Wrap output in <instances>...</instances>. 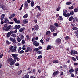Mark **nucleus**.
I'll return each mask as SVG.
<instances>
[{
  "label": "nucleus",
  "instance_id": "57",
  "mask_svg": "<svg viewBox=\"0 0 78 78\" xmlns=\"http://www.w3.org/2000/svg\"><path fill=\"white\" fill-rule=\"evenodd\" d=\"M16 59L17 60V61H20V58L18 57H15Z\"/></svg>",
  "mask_w": 78,
  "mask_h": 78
},
{
  "label": "nucleus",
  "instance_id": "11",
  "mask_svg": "<svg viewBox=\"0 0 78 78\" xmlns=\"http://www.w3.org/2000/svg\"><path fill=\"white\" fill-rule=\"evenodd\" d=\"M25 30V28L23 27L22 28L20 29L19 30V31L20 32V33H21V32H22V31H24Z\"/></svg>",
  "mask_w": 78,
  "mask_h": 78
},
{
  "label": "nucleus",
  "instance_id": "23",
  "mask_svg": "<svg viewBox=\"0 0 78 78\" xmlns=\"http://www.w3.org/2000/svg\"><path fill=\"white\" fill-rule=\"evenodd\" d=\"M8 18L6 17H5L4 18V23H7L8 22Z\"/></svg>",
  "mask_w": 78,
  "mask_h": 78
},
{
  "label": "nucleus",
  "instance_id": "32",
  "mask_svg": "<svg viewBox=\"0 0 78 78\" xmlns=\"http://www.w3.org/2000/svg\"><path fill=\"white\" fill-rule=\"evenodd\" d=\"M24 36H23V35H22L20 37V38L21 40H22L23 39H24Z\"/></svg>",
  "mask_w": 78,
  "mask_h": 78
},
{
  "label": "nucleus",
  "instance_id": "41",
  "mask_svg": "<svg viewBox=\"0 0 78 78\" xmlns=\"http://www.w3.org/2000/svg\"><path fill=\"white\" fill-rule=\"evenodd\" d=\"M6 43L7 44H8V45H9L10 44H11V42H9V41H8L7 40L6 41Z\"/></svg>",
  "mask_w": 78,
  "mask_h": 78
},
{
  "label": "nucleus",
  "instance_id": "46",
  "mask_svg": "<svg viewBox=\"0 0 78 78\" xmlns=\"http://www.w3.org/2000/svg\"><path fill=\"white\" fill-rule=\"evenodd\" d=\"M11 34L9 32L7 34V37H9L11 36Z\"/></svg>",
  "mask_w": 78,
  "mask_h": 78
},
{
  "label": "nucleus",
  "instance_id": "50",
  "mask_svg": "<svg viewBox=\"0 0 78 78\" xmlns=\"http://www.w3.org/2000/svg\"><path fill=\"white\" fill-rule=\"evenodd\" d=\"M74 11L75 12H78V8H75L74 9Z\"/></svg>",
  "mask_w": 78,
  "mask_h": 78
},
{
  "label": "nucleus",
  "instance_id": "1",
  "mask_svg": "<svg viewBox=\"0 0 78 78\" xmlns=\"http://www.w3.org/2000/svg\"><path fill=\"white\" fill-rule=\"evenodd\" d=\"M50 29L51 32H53L54 31L56 30V27L53 25H51L50 26Z\"/></svg>",
  "mask_w": 78,
  "mask_h": 78
},
{
  "label": "nucleus",
  "instance_id": "7",
  "mask_svg": "<svg viewBox=\"0 0 78 78\" xmlns=\"http://www.w3.org/2000/svg\"><path fill=\"white\" fill-rule=\"evenodd\" d=\"M20 27L21 26L20 25H16L13 28V29H20Z\"/></svg>",
  "mask_w": 78,
  "mask_h": 78
},
{
  "label": "nucleus",
  "instance_id": "55",
  "mask_svg": "<svg viewBox=\"0 0 78 78\" xmlns=\"http://www.w3.org/2000/svg\"><path fill=\"white\" fill-rule=\"evenodd\" d=\"M61 7H58L56 10V11H59L60 9H61Z\"/></svg>",
  "mask_w": 78,
  "mask_h": 78
},
{
  "label": "nucleus",
  "instance_id": "34",
  "mask_svg": "<svg viewBox=\"0 0 78 78\" xmlns=\"http://www.w3.org/2000/svg\"><path fill=\"white\" fill-rule=\"evenodd\" d=\"M10 62V65L11 66H13L15 64V63L13 61Z\"/></svg>",
  "mask_w": 78,
  "mask_h": 78
},
{
  "label": "nucleus",
  "instance_id": "53",
  "mask_svg": "<svg viewBox=\"0 0 78 78\" xmlns=\"http://www.w3.org/2000/svg\"><path fill=\"white\" fill-rule=\"evenodd\" d=\"M74 51H73V50H71V52H70V53H71V55H74Z\"/></svg>",
  "mask_w": 78,
  "mask_h": 78
},
{
  "label": "nucleus",
  "instance_id": "45",
  "mask_svg": "<svg viewBox=\"0 0 78 78\" xmlns=\"http://www.w3.org/2000/svg\"><path fill=\"white\" fill-rule=\"evenodd\" d=\"M25 40H23L22 41V44H25Z\"/></svg>",
  "mask_w": 78,
  "mask_h": 78
},
{
  "label": "nucleus",
  "instance_id": "52",
  "mask_svg": "<svg viewBox=\"0 0 78 78\" xmlns=\"http://www.w3.org/2000/svg\"><path fill=\"white\" fill-rule=\"evenodd\" d=\"M58 34V33H55L53 34V36H56Z\"/></svg>",
  "mask_w": 78,
  "mask_h": 78
},
{
  "label": "nucleus",
  "instance_id": "25",
  "mask_svg": "<svg viewBox=\"0 0 78 78\" xmlns=\"http://www.w3.org/2000/svg\"><path fill=\"white\" fill-rule=\"evenodd\" d=\"M73 17L72 16L70 17L69 18V21H72V20H73Z\"/></svg>",
  "mask_w": 78,
  "mask_h": 78
},
{
  "label": "nucleus",
  "instance_id": "26",
  "mask_svg": "<svg viewBox=\"0 0 78 78\" xmlns=\"http://www.w3.org/2000/svg\"><path fill=\"white\" fill-rule=\"evenodd\" d=\"M67 10H65V11H63V16H65L66 15V13H67Z\"/></svg>",
  "mask_w": 78,
  "mask_h": 78
},
{
  "label": "nucleus",
  "instance_id": "20",
  "mask_svg": "<svg viewBox=\"0 0 78 78\" xmlns=\"http://www.w3.org/2000/svg\"><path fill=\"white\" fill-rule=\"evenodd\" d=\"M7 27V24H5L4 25V27L3 28V30H6V29Z\"/></svg>",
  "mask_w": 78,
  "mask_h": 78
},
{
  "label": "nucleus",
  "instance_id": "5",
  "mask_svg": "<svg viewBox=\"0 0 78 78\" xmlns=\"http://www.w3.org/2000/svg\"><path fill=\"white\" fill-rule=\"evenodd\" d=\"M33 44L35 47H37L39 45V43H38L37 42V41H35L34 42H33Z\"/></svg>",
  "mask_w": 78,
  "mask_h": 78
},
{
  "label": "nucleus",
  "instance_id": "54",
  "mask_svg": "<svg viewBox=\"0 0 78 78\" xmlns=\"http://www.w3.org/2000/svg\"><path fill=\"white\" fill-rule=\"evenodd\" d=\"M11 36L13 37H16V34H13L11 35Z\"/></svg>",
  "mask_w": 78,
  "mask_h": 78
},
{
  "label": "nucleus",
  "instance_id": "49",
  "mask_svg": "<svg viewBox=\"0 0 78 78\" xmlns=\"http://www.w3.org/2000/svg\"><path fill=\"white\" fill-rule=\"evenodd\" d=\"M72 59L73 61H76V59L73 57H72Z\"/></svg>",
  "mask_w": 78,
  "mask_h": 78
},
{
  "label": "nucleus",
  "instance_id": "48",
  "mask_svg": "<svg viewBox=\"0 0 78 78\" xmlns=\"http://www.w3.org/2000/svg\"><path fill=\"white\" fill-rule=\"evenodd\" d=\"M73 22H75L76 20V17H74L73 19Z\"/></svg>",
  "mask_w": 78,
  "mask_h": 78
},
{
  "label": "nucleus",
  "instance_id": "42",
  "mask_svg": "<svg viewBox=\"0 0 78 78\" xmlns=\"http://www.w3.org/2000/svg\"><path fill=\"white\" fill-rule=\"evenodd\" d=\"M72 30H78V28L76 27H73L72 28Z\"/></svg>",
  "mask_w": 78,
  "mask_h": 78
},
{
  "label": "nucleus",
  "instance_id": "17",
  "mask_svg": "<svg viewBox=\"0 0 78 78\" xmlns=\"http://www.w3.org/2000/svg\"><path fill=\"white\" fill-rule=\"evenodd\" d=\"M11 26L9 25L5 29V31H8V30H9L10 29V28H11Z\"/></svg>",
  "mask_w": 78,
  "mask_h": 78
},
{
  "label": "nucleus",
  "instance_id": "18",
  "mask_svg": "<svg viewBox=\"0 0 78 78\" xmlns=\"http://www.w3.org/2000/svg\"><path fill=\"white\" fill-rule=\"evenodd\" d=\"M70 16V13L68 12V13H67L66 14L64 15V16L65 17H69Z\"/></svg>",
  "mask_w": 78,
  "mask_h": 78
},
{
  "label": "nucleus",
  "instance_id": "15",
  "mask_svg": "<svg viewBox=\"0 0 78 78\" xmlns=\"http://www.w3.org/2000/svg\"><path fill=\"white\" fill-rule=\"evenodd\" d=\"M74 72V70H73V67H71L70 69L69 70V72L70 73H72V72Z\"/></svg>",
  "mask_w": 78,
  "mask_h": 78
},
{
  "label": "nucleus",
  "instance_id": "43",
  "mask_svg": "<svg viewBox=\"0 0 78 78\" xmlns=\"http://www.w3.org/2000/svg\"><path fill=\"white\" fill-rule=\"evenodd\" d=\"M71 3H72V2H68L66 3V5H70Z\"/></svg>",
  "mask_w": 78,
  "mask_h": 78
},
{
  "label": "nucleus",
  "instance_id": "63",
  "mask_svg": "<svg viewBox=\"0 0 78 78\" xmlns=\"http://www.w3.org/2000/svg\"><path fill=\"white\" fill-rule=\"evenodd\" d=\"M14 61L13 60V61L15 63L16 62V57H14Z\"/></svg>",
  "mask_w": 78,
  "mask_h": 78
},
{
  "label": "nucleus",
  "instance_id": "10",
  "mask_svg": "<svg viewBox=\"0 0 78 78\" xmlns=\"http://www.w3.org/2000/svg\"><path fill=\"white\" fill-rule=\"evenodd\" d=\"M53 47V46L50 45H48L47 47V50H50V49H51V48H52Z\"/></svg>",
  "mask_w": 78,
  "mask_h": 78
},
{
  "label": "nucleus",
  "instance_id": "27",
  "mask_svg": "<svg viewBox=\"0 0 78 78\" xmlns=\"http://www.w3.org/2000/svg\"><path fill=\"white\" fill-rule=\"evenodd\" d=\"M21 39L19 37H17V40L18 42H20L21 41Z\"/></svg>",
  "mask_w": 78,
  "mask_h": 78
},
{
  "label": "nucleus",
  "instance_id": "51",
  "mask_svg": "<svg viewBox=\"0 0 78 78\" xmlns=\"http://www.w3.org/2000/svg\"><path fill=\"white\" fill-rule=\"evenodd\" d=\"M9 33L11 35L12 34H13V33H14V31L13 30H11Z\"/></svg>",
  "mask_w": 78,
  "mask_h": 78
},
{
  "label": "nucleus",
  "instance_id": "19",
  "mask_svg": "<svg viewBox=\"0 0 78 78\" xmlns=\"http://www.w3.org/2000/svg\"><path fill=\"white\" fill-rule=\"evenodd\" d=\"M8 61H9L10 62H12L13 61V59H12V58H9L8 59Z\"/></svg>",
  "mask_w": 78,
  "mask_h": 78
},
{
  "label": "nucleus",
  "instance_id": "14",
  "mask_svg": "<svg viewBox=\"0 0 78 78\" xmlns=\"http://www.w3.org/2000/svg\"><path fill=\"white\" fill-rule=\"evenodd\" d=\"M52 62L54 64L59 63V61L58 60H54L52 61Z\"/></svg>",
  "mask_w": 78,
  "mask_h": 78
},
{
  "label": "nucleus",
  "instance_id": "35",
  "mask_svg": "<svg viewBox=\"0 0 78 78\" xmlns=\"http://www.w3.org/2000/svg\"><path fill=\"white\" fill-rule=\"evenodd\" d=\"M50 33H51L50 31V30H48L47 32L46 33V35H48V34H50Z\"/></svg>",
  "mask_w": 78,
  "mask_h": 78
},
{
  "label": "nucleus",
  "instance_id": "9",
  "mask_svg": "<svg viewBox=\"0 0 78 78\" xmlns=\"http://www.w3.org/2000/svg\"><path fill=\"white\" fill-rule=\"evenodd\" d=\"M59 73V71H55L52 74V76L53 75L54 76H56Z\"/></svg>",
  "mask_w": 78,
  "mask_h": 78
},
{
  "label": "nucleus",
  "instance_id": "13",
  "mask_svg": "<svg viewBox=\"0 0 78 78\" xmlns=\"http://www.w3.org/2000/svg\"><path fill=\"white\" fill-rule=\"evenodd\" d=\"M16 16V14L13 13L9 17V19H11L13 17H15Z\"/></svg>",
  "mask_w": 78,
  "mask_h": 78
},
{
  "label": "nucleus",
  "instance_id": "39",
  "mask_svg": "<svg viewBox=\"0 0 78 78\" xmlns=\"http://www.w3.org/2000/svg\"><path fill=\"white\" fill-rule=\"evenodd\" d=\"M12 52H16V50L14 48H12L11 50Z\"/></svg>",
  "mask_w": 78,
  "mask_h": 78
},
{
  "label": "nucleus",
  "instance_id": "28",
  "mask_svg": "<svg viewBox=\"0 0 78 78\" xmlns=\"http://www.w3.org/2000/svg\"><path fill=\"white\" fill-rule=\"evenodd\" d=\"M34 1L31 2V6L32 7H33V6H34Z\"/></svg>",
  "mask_w": 78,
  "mask_h": 78
},
{
  "label": "nucleus",
  "instance_id": "36",
  "mask_svg": "<svg viewBox=\"0 0 78 78\" xmlns=\"http://www.w3.org/2000/svg\"><path fill=\"white\" fill-rule=\"evenodd\" d=\"M65 39L66 41H68L69 39V36H66V37H65Z\"/></svg>",
  "mask_w": 78,
  "mask_h": 78
},
{
  "label": "nucleus",
  "instance_id": "60",
  "mask_svg": "<svg viewBox=\"0 0 78 78\" xmlns=\"http://www.w3.org/2000/svg\"><path fill=\"white\" fill-rule=\"evenodd\" d=\"M16 23H20V21L19 20H17V21L16 22Z\"/></svg>",
  "mask_w": 78,
  "mask_h": 78
},
{
  "label": "nucleus",
  "instance_id": "21",
  "mask_svg": "<svg viewBox=\"0 0 78 78\" xmlns=\"http://www.w3.org/2000/svg\"><path fill=\"white\" fill-rule=\"evenodd\" d=\"M58 20H63L62 17L61 16H59L58 18Z\"/></svg>",
  "mask_w": 78,
  "mask_h": 78
},
{
  "label": "nucleus",
  "instance_id": "31",
  "mask_svg": "<svg viewBox=\"0 0 78 78\" xmlns=\"http://www.w3.org/2000/svg\"><path fill=\"white\" fill-rule=\"evenodd\" d=\"M37 8H38L39 10L40 11L42 12L41 10V6L39 5L37 6Z\"/></svg>",
  "mask_w": 78,
  "mask_h": 78
},
{
  "label": "nucleus",
  "instance_id": "33",
  "mask_svg": "<svg viewBox=\"0 0 78 78\" xmlns=\"http://www.w3.org/2000/svg\"><path fill=\"white\" fill-rule=\"evenodd\" d=\"M28 15L27 14L23 16V18H24V19H26V18H27V17H28Z\"/></svg>",
  "mask_w": 78,
  "mask_h": 78
},
{
  "label": "nucleus",
  "instance_id": "29",
  "mask_svg": "<svg viewBox=\"0 0 78 78\" xmlns=\"http://www.w3.org/2000/svg\"><path fill=\"white\" fill-rule=\"evenodd\" d=\"M54 25L56 27H59V24L58 23H55Z\"/></svg>",
  "mask_w": 78,
  "mask_h": 78
},
{
  "label": "nucleus",
  "instance_id": "47",
  "mask_svg": "<svg viewBox=\"0 0 78 78\" xmlns=\"http://www.w3.org/2000/svg\"><path fill=\"white\" fill-rule=\"evenodd\" d=\"M25 77L26 78H29V77H30V76L28 74H26L25 76Z\"/></svg>",
  "mask_w": 78,
  "mask_h": 78
},
{
  "label": "nucleus",
  "instance_id": "30",
  "mask_svg": "<svg viewBox=\"0 0 78 78\" xmlns=\"http://www.w3.org/2000/svg\"><path fill=\"white\" fill-rule=\"evenodd\" d=\"M39 48H35L34 50V51H39Z\"/></svg>",
  "mask_w": 78,
  "mask_h": 78
},
{
  "label": "nucleus",
  "instance_id": "44",
  "mask_svg": "<svg viewBox=\"0 0 78 78\" xmlns=\"http://www.w3.org/2000/svg\"><path fill=\"white\" fill-rule=\"evenodd\" d=\"M42 58V56L41 55H40L38 56V58H37V59H40Z\"/></svg>",
  "mask_w": 78,
  "mask_h": 78
},
{
  "label": "nucleus",
  "instance_id": "8",
  "mask_svg": "<svg viewBox=\"0 0 78 78\" xmlns=\"http://www.w3.org/2000/svg\"><path fill=\"white\" fill-rule=\"evenodd\" d=\"M0 7L3 10L5 9V8L4 7V5L3 3H0Z\"/></svg>",
  "mask_w": 78,
  "mask_h": 78
},
{
  "label": "nucleus",
  "instance_id": "6",
  "mask_svg": "<svg viewBox=\"0 0 78 78\" xmlns=\"http://www.w3.org/2000/svg\"><path fill=\"white\" fill-rule=\"evenodd\" d=\"M56 43H57L59 45V44H61V39L60 38H58L56 39Z\"/></svg>",
  "mask_w": 78,
  "mask_h": 78
},
{
  "label": "nucleus",
  "instance_id": "4",
  "mask_svg": "<svg viewBox=\"0 0 78 78\" xmlns=\"http://www.w3.org/2000/svg\"><path fill=\"white\" fill-rule=\"evenodd\" d=\"M10 41H12V42L14 44H16V38H14L12 37H10Z\"/></svg>",
  "mask_w": 78,
  "mask_h": 78
},
{
  "label": "nucleus",
  "instance_id": "64",
  "mask_svg": "<svg viewBox=\"0 0 78 78\" xmlns=\"http://www.w3.org/2000/svg\"><path fill=\"white\" fill-rule=\"evenodd\" d=\"M13 20L14 21H15V23H16V22H17V19L16 18H15L13 19Z\"/></svg>",
  "mask_w": 78,
  "mask_h": 78
},
{
  "label": "nucleus",
  "instance_id": "40",
  "mask_svg": "<svg viewBox=\"0 0 78 78\" xmlns=\"http://www.w3.org/2000/svg\"><path fill=\"white\" fill-rule=\"evenodd\" d=\"M18 53L20 54H22V53H24V51L23 50H21L19 52H18Z\"/></svg>",
  "mask_w": 78,
  "mask_h": 78
},
{
  "label": "nucleus",
  "instance_id": "22",
  "mask_svg": "<svg viewBox=\"0 0 78 78\" xmlns=\"http://www.w3.org/2000/svg\"><path fill=\"white\" fill-rule=\"evenodd\" d=\"M24 5H25V6H26L27 8H28V3L27 2H25L24 3Z\"/></svg>",
  "mask_w": 78,
  "mask_h": 78
},
{
  "label": "nucleus",
  "instance_id": "61",
  "mask_svg": "<svg viewBox=\"0 0 78 78\" xmlns=\"http://www.w3.org/2000/svg\"><path fill=\"white\" fill-rule=\"evenodd\" d=\"M69 9H73V6H71V7H70L69 8Z\"/></svg>",
  "mask_w": 78,
  "mask_h": 78
},
{
  "label": "nucleus",
  "instance_id": "16",
  "mask_svg": "<svg viewBox=\"0 0 78 78\" xmlns=\"http://www.w3.org/2000/svg\"><path fill=\"white\" fill-rule=\"evenodd\" d=\"M5 14H2V15L1 16L0 20H3V19H4V17H5Z\"/></svg>",
  "mask_w": 78,
  "mask_h": 78
},
{
  "label": "nucleus",
  "instance_id": "37",
  "mask_svg": "<svg viewBox=\"0 0 78 78\" xmlns=\"http://www.w3.org/2000/svg\"><path fill=\"white\" fill-rule=\"evenodd\" d=\"M75 14V12H74V11H72L70 12V14L71 16H72L73 15Z\"/></svg>",
  "mask_w": 78,
  "mask_h": 78
},
{
  "label": "nucleus",
  "instance_id": "38",
  "mask_svg": "<svg viewBox=\"0 0 78 78\" xmlns=\"http://www.w3.org/2000/svg\"><path fill=\"white\" fill-rule=\"evenodd\" d=\"M22 70L19 71L17 73V74L18 75H20L22 73Z\"/></svg>",
  "mask_w": 78,
  "mask_h": 78
},
{
  "label": "nucleus",
  "instance_id": "3",
  "mask_svg": "<svg viewBox=\"0 0 78 78\" xmlns=\"http://www.w3.org/2000/svg\"><path fill=\"white\" fill-rule=\"evenodd\" d=\"M33 50V49L32 48H31L30 47H28L27 48V50H26L25 51V53H27V52H28V51H30V52H31Z\"/></svg>",
  "mask_w": 78,
  "mask_h": 78
},
{
  "label": "nucleus",
  "instance_id": "58",
  "mask_svg": "<svg viewBox=\"0 0 78 78\" xmlns=\"http://www.w3.org/2000/svg\"><path fill=\"white\" fill-rule=\"evenodd\" d=\"M22 50V47H20L19 48V49L18 50V52H19Z\"/></svg>",
  "mask_w": 78,
  "mask_h": 78
},
{
  "label": "nucleus",
  "instance_id": "12",
  "mask_svg": "<svg viewBox=\"0 0 78 78\" xmlns=\"http://www.w3.org/2000/svg\"><path fill=\"white\" fill-rule=\"evenodd\" d=\"M23 23L25 24L26 23H28V21H27V19H25L23 20Z\"/></svg>",
  "mask_w": 78,
  "mask_h": 78
},
{
  "label": "nucleus",
  "instance_id": "2",
  "mask_svg": "<svg viewBox=\"0 0 78 78\" xmlns=\"http://www.w3.org/2000/svg\"><path fill=\"white\" fill-rule=\"evenodd\" d=\"M39 27L37 24H36L34 26V28H32V31H33L35 29V30H36V31H38L39 30Z\"/></svg>",
  "mask_w": 78,
  "mask_h": 78
},
{
  "label": "nucleus",
  "instance_id": "56",
  "mask_svg": "<svg viewBox=\"0 0 78 78\" xmlns=\"http://www.w3.org/2000/svg\"><path fill=\"white\" fill-rule=\"evenodd\" d=\"M13 49H15L16 50H17V46L16 45L13 46Z\"/></svg>",
  "mask_w": 78,
  "mask_h": 78
},
{
  "label": "nucleus",
  "instance_id": "24",
  "mask_svg": "<svg viewBox=\"0 0 78 78\" xmlns=\"http://www.w3.org/2000/svg\"><path fill=\"white\" fill-rule=\"evenodd\" d=\"M12 56L13 57H17V56H18V54H12Z\"/></svg>",
  "mask_w": 78,
  "mask_h": 78
},
{
  "label": "nucleus",
  "instance_id": "59",
  "mask_svg": "<svg viewBox=\"0 0 78 78\" xmlns=\"http://www.w3.org/2000/svg\"><path fill=\"white\" fill-rule=\"evenodd\" d=\"M41 53H42V52H41V51H37V53L38 55L41 54Z\"/></svg>",
  "mask_w": 78,
  "mask_h": 78
},
{
  "label": "nucleus",
  "instance_id": "62",
  "mask_svg": "<svg viewBox=\"0 0 78 78\" xmlns=\"http://www.w3.org/2000/svg\"><path fill=\"white\" fill-rule=\"evenodd\" d=\"M35 73H36V69H34L33 70V73L34 74H35Z\"/></svg>",
  "mask_w": 78,
  "mask_h": 78
}]
</instances>
